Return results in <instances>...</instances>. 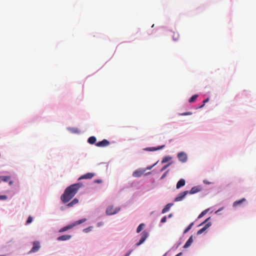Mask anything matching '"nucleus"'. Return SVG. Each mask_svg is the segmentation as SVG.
Here are the masks:
<instances>
[{"instance_id":"nucleus-1","label":"nucleus","mask_w":256,"mask_h":256,"mask_svg":"<svg viewBox=\"0 0 256 256\" xmlns=\"http://www.w3.org/2000/svg\"><path fill=\"white\" fill-rule=\"evenodd\" d=\"M82 186V184L78 182L72 184L65 190L64 194L60 196V200L63 203H66L72 200L76 195L78 190Z\"/></svg>"},{"instance_id":"nucleus-2","label":"nucleus","mask_w":256,"mask_h":256,"mask_svg":"<svg viewBox=\"0 0 256 256\" xmlns=\"http://www.w3.org/2000/svg\"><path fill=\"white\" fill-rule=\"evenodd\" d=\"M210 218H208L204 222H202L199 225V226H202V225L206 224H205V226L202 228H200L197 232V233H196L197 235L201 234L202 233H203L206 230H207L211 226V222H209L206 223V222L208 221V220Z\"/></svg>"},{"instance_id":"nucleus-3","label":"nucleus","mask_w":256,"mask_h":256,"mask_svg":"<svg viewBox=\"0 0 256 256\" xmlns=\"http://www.w3.org/2000/svg\"><path fill=\"white\" fill-rule=\"evenodd\" d=\"M120 210V208H114V206H108L106 210L107 215H112L116 214Z\"/></svg>"},{"instance_id":"nucleus-4","label":"nucleus","mask_w":256,"mask_h":256,"mask_svg":"<svg viewBox=\"0 0 256 256\" xmlns=\"http://www.w3.org/2000/svg\"><path fill=\"white\" fill-rule=\"evenodd\" d=\"M178 158L180 161L182 162H186L188 160L186 154L184 152H180L178 154Z\"/></svg>"},{"instance_id":"nucleus-5","label":"nucleus","mask_w":256,"mask_h":256,"mask_svg":"<svg viewBox=\"0 0 256 256\" xmlns=\"http://www.w3.org/2000/svg\"><path fill=\"white\" fill-rule=\"evenodd\" d=\"M148 236V232L146 231H144L142 233V236H141L140 240V242L136 244V246H139L140 245L142 244L145 241V240L146 239Z\"/></svg>"},{"instance_id":"nucleus-6","label":"nucleus","mask_w":256,"mask_h":256,"mask_svg":"<svg viewBox=\"0 0 256 256\" xmlns=\"http://www.w3.org/2000/svg\"><path fill=\"white\" fill-rule=\"evenodd\" d=\"M40 248V244L38 241H35L33 242V246L31 249L30 252H36Z\"/></svg>"},{"instance_id":"nucleus-7","label":"nucleus","mask_w":256,"mask_h":256,"mask_svg":"<svg viewBox=\"0 0 256 256\" xmlns=\"http://www.w3.org/2000/svg\"><path fill=\"white\" fill-rule=\"evenodd\" d=\"M110 144V142L107 140L104 139L102 141L96 143V146L98 147H104L108 146Z\"/></svg>"},{"instance_id":"nucleus-8","label":"nucleus","mask_w":256,"mask_h":256,"mask_svg":"<svg viewBox=\"0 0 256 256\" xmlns=\"http://www.w3.org/2000/svg\"><path fill=\"white\" fill-rule=\"evenodd\" d=\"M188 194V190H186V191L180 192L178 194V196L175 198L174 201L178 202V201L182 200L184 198V196Z\"/></svg>"},{"instance_id":"nucleus-9","label":"nucleus","mask_w":256,"mask_h":256,"mask_svg":"<svg viewBox=\"0 0 256 256\" xmlns=\"http://www.w3.org/2000/svg\"><path fill=\"white\" fill-rule=\"evenodd\" d=\"M95 176L94 173L92 172H88L86 174H84L82 176L79 178L78 180H82V179H90L92 178L94 176Z\"/></svg>"},{"instance_id":"nucleus-10","label":"nucleus","mask_w":256,"mask_h":256,"mask_svg":"<svg viewBox=\"0 0 256 256\" xmlns=\"http://www.w3.org/2000/svg\"><path fill=\"white\" fill-rule=\"evenodd\" d=\"M202 190V187L200 186H195L192 187L190 191H188V194H194L200 192Z\"/></svg>"},{"instance_id":"nucleus-11","label":"nucleus","mask_w":256,"mask_h":256,"mask_svg":"<svg viewBox=\"0 0 256 256\" xmlns=\"http://www.w3.org/2000/svg\"><path fill=\"white\" fill-rule=\"evenodd\" d=\"M72 238L70 235L65 234L57 238V240L58 241H65L70 240Z\"/></svg>"},{"instance_id":"nucleus-12","label":"nucleus","mask_w":256,"mask_h":256,"mask_svg":"<svg viewBox=\"0 0 256 256\" xmlns=\"http://www.w3.org/2000/svg\"><path fill=\"white\" fill-rule=\"evenodd\" d=\"M144 172H145V170H136V171H134L133 172L132 176L134 177H136V178L140 177L143 174Z\"/></svg>"},{"instance_id":"nucleus-13","label":"nucleus","mask_w":256,"mask_h":256,"mask_svg":"<svg viewBox=\"0 0 256 256\" xmlns=\"http://www.w3.org/2000/svg\"><path fill=\"white\" fill-rule=\"evenodd\" d=\"M246 201V200L245 198H242L241 200H236L233 203V206L234 207H237L239 205H240L241 204H242L244 202H245Z\"/></svg>"},{"instance_id":"nucleus-14","label":"nucleus","mask_w":256,"mask_h":256,"mask_svg":"<svg viewBox=\"0 0 256 256\" xmlns=\"http://www.w3.org/2000/svg\"><path fill=\"white\" fill-rule=\"evenodd\" d=\"M193 240H192V236H190L188 240H187V242L184 244V248H188L192 243Z\"/></svg>"},{"instance_id":"nucleus-15","label":"nucleus","mask_w":256,"mask_h":256,"mask_svg":"<svg viewBox=\"0 0 256 256\" xmlns=\"http://www.w3.org/2000/svg\"><path fill=\"white\" fill-rule=\"evenodd\" d=\"M186 182L184 179H180L176 184V188L178 189L185 185Z\"/></svg>"},{"instance_id":"nucleus-16","label":"nucleus","mask_w":256,"mask_h":256,"mask_svg":"<svg viewBox=\"0 0 256 256\" xmlns=\"http://www.w3.org/2000/svg\"><path fill=\"white\" fill-rule=\"evenodd\" d=\"M78 199H77L76 198H74L71 202H70V203H68L66 206H67L68 207H72V206L74 205L78 204Z\"/></svg>"},{"instance_id":"nucleus-17","label":"nucleus","mask_w":256,"mask_h":256,"mask_svg":"<svg viewBox=\"0 0 256 256\" xmlns=\"http://www.w3.org/2000/svg\"><path fill=\"white\" fill-rule=\"evenodd\" d=\"M88 142L91 144H93L96 143V138L94 136H90L88 139Z\"/></svg>"},{"instance_id":"nucleus-18","label":"nucleus","mask_w":256,"mask_h":256,"mask_svg":"<svg viewBox=\"0 0 256 256\" xmlns=\"http://www.w3.org/2000/svg\"><path fill=\"white\" fill-rule=\"evenodd\" d=\"M172 204H167L164 206V208L162 209V213L164 214V213H166V212H167L168 211L170 208L172 206Z\"/></svg>"},{"instance_id":"nucleus-19","label":"nucleus","mask_w":256,"mask_h":256,"mask_svg":"<svg viewBox=\"0 0 256 256\" xmlns=\"http://www.w3.org/2000/svg\"><path fill=\"white\" fill-rule=\"evenodd\" d=\"M73 226H72V225H70V226H64V227L62 228L61 229H60L59 230V232H64L70 228H72L73 227Z\"/></svg>"},{"instance_id":"nucleus-20","label":"nucleus","mask_w":256,"mask_h":256,"mask_svg":"<svg viewBox=\"0 0 256 256\" xmlns=\"http://www.w3.org/2000/svg\"><path fill=\"white\" fill-rule=\"evenodd\" d=\"M194 225V222L190 223L188 226L185 229V230L184 232V234H186L187 232H188L192 228V226Z\"/></svg>"},{"instance_id":"nucleus-21","label":"nucleus","mask_w":256,"mask_h":256,"mask_svg":"<svg viewBox=\"0 0 256 256\" xmlns=\"http://www.w3.org/2000/svg\"><path fill=\"white\" fill-rule=\"evenodd\" d=\"M172 159V157L170 156H165L162 160V163L164 164Z\"/></svg>"},{"instance_id":"nucleus-22","label":"nucleus","mask_w":256,"mask_h":256,"mask_svg":"<svg viewBox=\"0 0 256 256\" xmlns=\"http://www.w3.org/2000/svg\"><path fill=\"white\" fill-rule=\"evenodd\" d=\"M10 176H0V178L2 180L6 182H8L10 179Z\"/></svg>"},{"instance_id":"nucleus-23","label":"nucleus","mask_w":256,"mask_h":256,"mask_svg":"<svg viewBox=\"0 0 256 256\" xmlns=\"http://www.w3.org/2000/svg\"><path fill=\"white\" fill-rule=\"evenodd\" d=\"M144 224H140L137 228L136 232L139 233L144 228Z\"/></svg>"},{"instance_id":"nucleus-24","label":"nucleus","mask_w":256,"mask_h":256,"mask_svg":"<svg viewBox=\"0 0 256 256\" xmlns=\"http://www.w3.org/2000/svg\"><path fill=\"white\" fill-rule=\"evenodd\" d=\"M198 97V94L193 95L189 100V102L190 103L194 102Z\"/></svg>"},{"instance_id":"nucleus-25","label":"nucleus","mask_w":256,"mask_h":256,"mask_svg":"<svg viewBox=\"0 0 256 256\" xmlns=\"http://www.w3.org/2000/svg\"><path fill=\"white\" fill-rule=\"evenodd\" d=\"M86 218H82V219L78 221H76L73 226H76V225H78V224H81L82 222H86Z\"/></svg>"},{"instance_id":"nucleus-26","label":"nucleus","mask_w":256,"mask_h":256,"mask_svg":"<svg viewBox=\"0 0 256 256\" xmlns=\"http://www.w3.org/2000/svg\"><path fill=\"white\" fill-rule=\"evenodd\" d=\"M165 146L164 145H163V146H160L158 148H148V149L150 150H160L162 148H164V147Z\"/></svg>"},{"instance_id":"nucleus-27","label":"nucleus","mask_w":256,"mask_h":256,"mask_svg":"<svg viewBox=\"0 0 256 256\" xmlns=\"http://www.w3.org/2000/svg\"><path fill=\"white\" fill-rule=\"evenodd\" d=\"M208 209H206V210H204L203 212H201V214L198 216V218H202L208 212Z\"/></svg>"},{"instance_id":"nucleus-28","label":"nucleus","mask_w":256,"mask_h":256,"mask_svg":"<svg viewBox=\"0 0 256 256\" xmlns=\"http://www.w3.org/2000/svg\"><path fill=\"white\" fill-rule=\"evenodd\" d=\"M209 100V98H207L206 99H205L204 100V101L202 102V105H200V106H199V108H202L204 106L205 104L207 102H208Z\"/></svg>"},{"instance_id":"nucleus-29","label":"nucleus","mask_w":256,"mask_h":256,"mask_svg":"<svg viewBox=\"0 0 256 256\" xmlns=\"http://www.w3.org/2000/svg\"><path fill=\"white\" fill-rule=\"evenodd\" d=\"M179 34L178 33H174L173 38L174 40H176L178 39Z\"/></svg>"},{"instance_id":"nucleus-30","label":"nucleus","mask_w":256,"mask_h":256,"mask_svg":"<svg viewBox=\"0 0 256 256\" xmlns=\"http://www.w3.org/2000/svg\"><path fill=\"white\" fill-rule=\"evenodd\" d=\"M172 162H169L168 164L164 165L162 168L160 170L161 172L164 171L165 170L168 166H169L171 164Z\"/></svg>"},{"instance_id":"nucleus-31","label":"nucleus","mask_w":256,"mask_h":256,"mask_svg":"<svg viewBox=\"0 0 256 256\" xmlns=\"http://www.w3.org/2000/svg\"><path fill=\"white\" fill-rule=\"evenodd\" d=\"M32 221V218L30 216L28 220H27V221H26V224H29L30 223H31Z\"/></svg>"},{"instance_id":"nucleus-32","label":"nucleus","mask_w":256,"mask_h":256,"mask_svg":"<svg viewBox=\"0 0 256 256\" xmlns=\"http://www.w3.org/2000/svg\"><path fill=\"white\" fill-rule=\"evenodd\" d=\"M191 114H192V112H184V113H182V114H180V115H181V116H188V115H191Z\"/></svg>"},{"instance_id":"nucleus-33","label":"nucleus","mask_w":256,"mask_h":256,"mask_svg":"<svg viewBox=\"0 0 256 256\" xmlns=\"http://www.w3.org/2000/svg\"><path fill=\"white\" fill-rule=\"evenodd\" d=\"M7 199V196L5 195H0V200H6Z\"/></svg>"},{"instance_id":"nucleus-34","label":"nucleus","mask_w":256,"mask_h":256,"mask_svg":"<svg viewBox=\"0 0 256 256\" xmlns=\"http://www.w3.org/2000/svg\"><path fill=\"white\" fill-rule=\"evenodd\" d=\"M166 216H165L163 217V218H162V220H161V222H162V223H164V222H166Z\"/></svg>"},{"instance_id":"nucleus-35","label":"nucleus","mask_w":256,"mask_h":256,"mask_svg":"<svg viewBox=\"0 0 256 256\" xmlns=\"http://www.w3.org/2000/svg\"><path fill=\"white\" fill-rule=\"evenodd\" d=\"M94 182H96V183L100 184V183H101L102 182V180H95Z\"/></svg>"},{"instance_id":"nucleus-36","label":"nucleus","mask_w":256,"mask_h":256,"mask_svg":"<svg viewBox=\"0 0 256 256\" xmlns=\"http://www.w3.org/2000/svg\"><path fill=\"white\" fill-rule=\"evenodd\" d=\"M132 252V250H130V252H128V253L126 254L125 256H129Z\"/></svg>"},{"instance_id":"nucleus-37","label":"nucleus","mask_w":256,"mask_h":256,"mask_svg":"<svg viewBox=\"0 0 256 256\" xmlns=\"http://www.w3.org/2000/svg\"><path fill=\"white\" fill-rule=\"evenodd\" d=\"M156 163L154 164V165H152V166H150V167H148L146 168V170H150L154 166H155L156 164Z\"/></svg>"},{"instance_id":"nucleus-38","label":"nucleus","mask_w":256,"mask_h":256,"mask_svg":"<svg viewBox=\"0 0 256 256\" xmlns=\"http://www.w3.org/2000/svg\"><path fill=\"white\" fill-rule=\"evenodd\" d=\"M168 172V171H166V172H165L164 173V174L162 175V178H164L166 176V174H167Z\"/></svg>"},{"instance_id":"nucleus-39","label":"nucleus","mask_w":256,"mask_h":256,"mask_svg":"<svg viewBox=\"0 0 256 256\" xmlns=\"http://www.w3.org/2000/svg\"><path fill=\"white\" fill-rule=\"evenodd\" d=\"M84 231L85 232H88V228H86V229H84Z\"/></svg>"},{"instance_id":"nucleus-40","label":"nucleus","mask_w":256,"mask_h":256,"mask_svg":"<svg viewBox=\"0 0 256 256\" xmlns=\"http://www.w3.org/2000/svg\"><path fill=\"white\" fill-rule=\"evenodd\" d=\"M181 254H182V253H181V252H180V253H179V254H176V256H180Z\"/></svg>"},{"instance_id":"nucleus-41","label":"nucleus","mask_w":256,"mask_h":256,"mask_svg":"<svg viewBox=\"0 0 256 256\" xmlns=\"http://www.w3.org/2000/svg\"><path fill=\"white\" fill-rule=\"evenodd\" d=\"M172 216V214H169L168 217L170 218H171Z\"/></svg>"},{"instance_id":"nucleus-42","label":"nucleus","mask_w":256,"mask_h":256,"mask_svg":"<svg viewBox=\"0 0 256 256\" xmlns=\"http://www.w3.org/2000/svg\"><path fill=\"white\" fill-rule=\"evenodd\" d=\"M12 182L10 181V182L9 184H12Z\"/></svg>"}]
</instances>
